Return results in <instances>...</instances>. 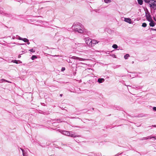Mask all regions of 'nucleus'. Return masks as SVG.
Masks as SVG:
<instances>
[{
	"mask_svg": "<svg viewBox=\"0 0 156 156\" xmlns=\"http://www.w3.org/2000/svg\"><path fill=\"white\" fill-rule=\"evenodd\" d=\"M72 30L71 31H77L80 33H82L84 31L83 26L80 23L73 24L72 27Z\"/></svg>",
	"mask_w": 156,
	"mask_h": 156,
	"instance_id": "nucleus-1",
	"label": "nucleus"
},
{
	"mask_svg": "<svg viewBox=\"0 0 156 156\" xmlns=\"http://www.w3.org/2000/svg\"><path fill=\"white\" fill-rule=\"evenodd\" d=\"M60 132L62 134L68 136H70L72 137H75L77 136L75 135V133L72 132H69L64 130H60Z\"/></svg>",
	"mask_w": 156,
	"mask_h": 156,
	"instance_id": "nucleus-2",
	"label": "nucleus"
},
{
	"mask_svg": "<svg viewBox=\"0 0 156 156\" xmlns=\"http://www.w3.org/2000/svg\"><path fill=\"white\" fill-rule=\"evenodd\" d=\"M150 7L153 9H154L156 6V1L150 0L149 3Z\"/></svg>",
	"mask_w": 156,
	"mask_h": 156,
	"instance_id": "nucleus-3",
	"label": "nucleus"
},
{
	"mask_svg": "<svg viewBox=\"0 0 156 156\" xmlns=\"http://www.w3.org/2000/svg\"><path fill=\"white\" fill-rule=\"evenodd\" d=\"M85 41L86 44L89 47H90L91 45V39L89 37H87L84 39Z\"/></svg>",
	"mask_w": 156,
	"mask_h": 156,
	"instance_id": "nucleus-4",
	"label": "nucleus"
},
{
	"mask_svg": "<svg viewBox=\"0 0 156 156\" xmlns=\"http://www.w3.org/2000/svg\"><path fill=\"white\" fill-rule=\"evenodd\" d=\"M90 41L91 44L90 47L94 46L95 44H98L99 42L98 41H97L96 40H91V39Z\"/></svg>",
	"mask_w": 156,
	"mask_h": 156,
	"instance_id": "nucleus-5",
	"label": "nucleus"
},
{
	"mask_svg": "<svg viewBox=\"0 0 156 156\" xmlns=\"http://www.w3.org/2000/svg\"><path fill=\"white\" fill-rule=\"evenodd\" d=\"M151 138H154L155 140H156V136H148L146 137L143 138V139H142V140L151 139Z\"/></svg>",
	"mask_w": 156,
	"mask_h": 156,
	"instance_id": "nucleus-6",
	"label": "nucleus"
},
{
	"mask_svg": "<svg viewBox=\"0 0 156 156\" xmlns=\"http://www.w3.org/2000/svg\"><path fill=\"white\" fill-rule=\"evenodd\" d=\"M146 16L147 20L148 21H150V20H151L152 19L151 17L150 14L149 13H146Z\"/></svg>",
	"mask_w": 156,
	"mask_h": 156,
	"instance_id": "nucleus-7",
	"label": "nucleus"
},
{
	"mask_svg": "<svg viewBox=\"0 0 156 156\" xmlns=\"http://www.w3.org/2000/svg\"><path fill=\"white\" fill-rule=\"evenodd\" d=\"M124 21L129 23L131 24L132 23V21L131 19L129 18H125Z\"/></svg>",
	"mask_w": 156,
	"mask_h": 156,
	"instance_id": "nucleus-8",
	"label": "nucleus"
},
{
	"mask_svg": "<svg viewBox=\"0 0 156 156\" xmlns=\"http://www.w3.org/2000/svg\"><path fill=\"white\" fill-rule=\"evenodd\" d=\"M150 22L149 25L150 27H153L154 26L155 23L153 20L152 19L150 21H149Z\"/></svg>",
	"mask_w": 156,
	"mask_h": 156,
	"instance_id": "nucleus-9",
	"label": "nucleus"
},
{
	"mask_svg": "<svg viewBox=\"0 0 156 156\" xmlns=\"http://www.w3.org/2000/svg\"><path fill=\"white\" fill-rule=\"evenodd\" d=\"M105 81V80L103 78H99L98 80V82L99 83H101Z\"/></svg>",
	"mask_w": 156,
	"mask_h": 156,
	"instance_id": "nucleus-10",
	"label": "nucleus"
},
{
	"mask_svg": "<svg viewBox=\"0 0 156 156\" xmlns=\"http://www.w3.org/2000/svg\"><path fill=\"white\" fill-rule=\"evenodd\" d=\"M78 60L80 61H84L85 60H88L89 59H85L78 57Z\"/></svg>",
	"mask_w": 156,
	"mask_h": 156,
	"instance_id": "nucleus-11",
	"label": "nucleus"
},
{
	"mask_svg": "<svg viewBox=\"0 0 156 156\" xmlns=\"http://www.w3.org/2000/svg\"><path fill=\"white\" fill-rule=\"evenodd\" d=\"M112 1V0H104L105 2L107 4L111 3Z\"/></svg>",
	"mask_w": 156,
	"mask_h": 156,
	"instance_id": "nucleus-12",
	"label": "nucleus"
},
{
	"mask_svg": "<svg viewBox=\"0 0 156 156\" xmlns=\"http://www.w3.org/2000/svg\"><path fill=\"white\" fill-rule=\"evenodd\" d=\"M20 149L22 151L23 156H27V155H26V152H25L24 151L23 149H22L21 148H20Z\"/></svg>",
	"mask_w": 156,
	"mask_h": 156,
	"instance_id": "nucleus-13",
	"label": "nucleus"
},
{
	"mask_svg": "<svg viewBox=\"0 0 156 156\" xmlns=\"http://www.w3.org/2000/svg\"><path fill=\"white\" fill-rule=\"evenodd\" d=\"M138 3L140 5H142L143 4V1L142 0H137Z\"/></svg>",
	"mask_w": 156,
	"mask_h": 156,
	"instance_id": "nucleus-14",
	"label": "nucleus"
},
{
	"mask_svg": "<svg viewBox=\"0 0 156 156\" xmlns=\"http://www.w3.org/2000/svg\"><path fill=\"white\" fill-rule=\"evenodd\" d=\"M21 40L25 42H26L27 41H29L28 39L26 38H22Z\"/></svg>",
	"mask_w": 156,
	"mask_h": 156,
	"instance_id": "nucleus-15",
	"label": "nucleus"
},
{
	"mask_svg": "<svg viewBox=\"0 0 156 156\" xmlns=\"http://www.w3.org/2000/svg\"><path fill=\"white\" fill-rule=\"evenodd\" d=\"M129 54H127L124 55V58L125 59H127L129 57Z\"/></svg>",
	"mask_w": 156,
	"mask_h": 156,
	"instance_id": "nucleus-16",
	"label": "nucleus"
},
{
	"mask_svg": "<svg viewBox=\"0 0 156 156\" xmlns=\"http://www.w3.org/2000/svg\"><path fill=\"white\" fill-rule=\"evenodd\" d=\"M112 47L114 49H116L118 48V46L116 44H114L112 46Z\"/></svg>",
	"mask_w": 156,
	"mask_h": 156,
	"instance_id": "nucleus-17",
	"label": "nucleus"
},
{
	"mask_svg": "<svg viewBox=\"0 0 156 156\" xmlns=\"http://www.w3.org/2000/svg\"><path fill=\"white\" fill-rule=\"evenodd\" d=\"M16 39L21 40L22 38L20 37L19 36L17 35L16 37Z\"/></svg>",
	"mask_w": 156,
	"mask_h": 156,
	"instance_id": "nucleus-18",
	"label": "nucleus"
},
{
	"mask_svg": "<svg viewBox=\"0 0 156 156\" xmlns=\"http://www.w3.org/2000/svg\"><path fill=\"white\" fill-rule=\"evenodd\" d=\"M37 58V57L35 55H33L31 57V59L32 60H34L35 59Z\"/></svg>",
	"mask_w": 156,
	"mask_h": 156,
	"instance_id": "nucleus-19",
	"label": "nucleus"
},
{
	"mask_svg": "<svg viewBox=\"0 0 156 156\" xmlns=\"http://www.w3.org/2000/svg\"><path fill=\"white\" fill-rule=\"evenodd\" d=\"M147 26V24L146 23H143L142 24V27H146Z\"/></svg>",
	"mask_w": 156,
	"mask_h": 156,
	"instance_id": "nucleus-20",
	"label": "nucleus"
},
{
	"mask_svg": "<svg viewBox=\"0 0 156 156\" xmlns=\"http://www.w3.org/2000/svg\"><path fill=\"white\" fill-rule=\"evenodd\" d=\"M72 58L73 59L78 60V57L76 56H73Z\"/></svg>",
	"mask_w": 156,
	"mask_h": 156,
	"instance_id": "nucleus-21",
	"label": "nucleus"
},
{
	"mask_svg": "<svg viewBox=\"0 0 156 156\" xmlns=\"http://www.w3.org/2000/svg\"><path fill=\"white\" fill-rule=\"evenodd\" d=\"M29 51L32 52H34L35 51V50L33 49L29 50Z\"/></svg>",
	"mask_w": 156,
	"mask_h": 156,
	"instance_id": "nucleus-22",
	"label": "nucleus"
},
{
	"mask_svg": "<svg viewBox=\"0 0 156 156\" xmlns=\"http://www.w3.org/2000/svg\"><path fill=\"white\" fill-rule=\"evenodd\" d=\"M18 61H17L16 60H13V62H14V63H16V64H18Z\"/></svg>",
	"mask_w": 156,
	"mask_h": 156,
	"instance_id": "nucleus-23",
	"label": "nucleus"
},
{
	"mask_svg": "<svg viewBox=\"0 0 156 156\" xmlns=\"http://www.w3.org/2000/svg\"><path fill=\"white\" fill-rule=\"evenodd\" d=\"M4 80H5V79H1L0 80V83L3 82L4 81Z\"/></svg>",
	"mask_w": 156,
	"mask_h": 156,
	"instance_id": "nucleus-24",
	"label": "nucleus"
},
{
	"mask_svg": "<svg viewBox=\"0 0 156 156\" xmlns=\"http://www.w3.org/2000/svg\"><path fill=\"white\" fill-rule=\"evenodd\" d=\"M65 70V67H62L61 69L62 71H63Z\"/></svg>",
	"mask_w": 156,
	"mask_h": 156,
	"instance_id": "nucleus-25",
	"label": "nucleus"
},
{
	"mask_svg": "<svg viewBox=\"0 0 156 156\" xmlns=\"http://www.w3.org/2000/svg\"><path fill=\"white\" fill-rule=\"evenodd\" d=\"M153 110L154 111H156V107H154L153 108Z\"/></svg>",
	"mask_w": 156,
	"mask_h": 156,
	"instance_id": "nucleus-26",
	"label": "nucleus"
},
{
	"mask_svg": "<svg viewBox=\"0 0 156 156\" xmlns=\"http://www.w3.org/2000/svg\"><path fill=\"white\" fill-rule=\"evenodd\" d=\"M144 1L146 2V3H149V1L150 0H144Z\"/></svg>",
	"mask_w": 156,
	"mask_h": 156,
	"instance_id": "nucleus-27",
	"label": "nucleus"
},
{
	"mask_svg": "<svg viewBox=\"0 0 156 156\" xmlns=\"http://www.w3.org/2000/svg\"><path fill=\"white\" fill-rule=\"evenodd\" d=\"M4 81H5L6 82H7L8 83H11V82H10V81H9L7 80H4Z\"/></svg>",
	"mask_w": 156,
	"mask_h": 156,
	"instance_id": "nucleus-28",
	"label": "nucleus"
},
{
	"mask_svg": "<svg viewBox=\"0 0 156 156\" xmlns=\"http://www.w3.org/2000/svg\"><path fill=\"white\" fill-rule=\"evenodd\" d=\"M27 44L29 45L30 44V43L29 41H27L26 42Z\"/></svg>",
	"mask_w": 156,
	"mask_h": 156,
	"instance_id": "nucleus-29",
	"label": "nucleus"
},
{
	"mask_svg": "<svg viewBox=\"0 0 156 156\" xmlns=\"http://www.w3.org/2000/svg\"><path fill=\"white\" fill-rule=\"evenodd\" d=\"M152 126L154 127H156V125H152Z\"/></svg>",
	"mask_w": 156,
	"mask_h": 156,
	"instance_id": "nucleus-30",
	"label": "nucleus"
},
{
	"mask_svg": "<svg viewBox=\"0 0 156 156\" xmlns=\"http://www.w3.org/2000/svg\"><path fill=\"white\" fill-rule=\"evenodd\" d=\"M18 44V45H24V44Z\"/></svg>",
	"mask_w": 156,
	"mask_h": 156,
	"instance_id": "nucleus-31",
	"label": "nucleus"
},
{
	"mask_svg": "<svg viewBox=\"0 0 156 156\" xmlns=\"http://www.w3.org/2000/svg\"><path fill=\"white\" fill-rule=\"evenodd\" d=\"M152 30H156L155 29H152Z\"/></svg>",
	"mask_w": 156,
	"mask_h": 156,
	"instance_id": "nucleus-32",
	"label": "nucleus"
},
{
	"mask_svg": "<svg viewBox=\"0 0 156 156\" xmlns=\"http://www.w3.org/2000/svg\"><path fill=\"white\" fill-rule=\"evenodd\" d=\"M20 57H21V56H20V55H19V56H18V58H20Z\"/></svg>",
	"mask_w": 156,
	"mask_h": 156,
	"instance_id": "nucleus-33",
	"label": "nucleus"
},
{
	"mask_svg": "<svg viewBox=\"0 0 156 156\" xmlns=\"http://www.w3.org/2000/svg\"><path fill=\"white\" fill-rule=\"evenodd\" d=\"M69 61H67V62H70V59L69 60Z\"/></svg>",
	"mask_w": 156,
	"mask_h": 156,
	"instance_id": "nucleus-34",
	"label": "nucleus"
},
{
	"mask_svg": "<svg viewBox=\"0 0 156 156\" xmlns=\"http://www.w3.org/2000/svg\"><path fill=\"white\" fill-rule=\"evenodd\" d=\"M134 62H133H133H132V64H133V63H134Z\"/></svg>",
	"mask_w": 156,
	"mask_h": 156,
	"instance_id": "nucleus-35",
	"label": "nucleus"
},
{
	"mask_svg": "<svg viewBox=\"0 0 156 156\" xmlns=\"http://www.w3.org/2000/svg\"><path fill=\"white\" fill-rule=\"evenodd\" d=\"M80 63L83 64V63Z\"/></svg>",
	"mask_w": 156,
	"mask_h": 156,
	"instance_id": "nucleus-36",
	"label": "nucleus"
},
{
	"mask_svg": "<svg viewBox=\"0 0 156 156\" xmlns=\"http://www.w3.org/2000/svg\"><path fill=\"white\" fill-rule=\"evenodd\" d=\"M60 95L61 96H62V94H60Z\"/></svg>",
	"mask_w": 156,
	"mask_h": 156,
	"instance_id": "nucleus-37",
	"label": "nucleus"
}]
</instances>
